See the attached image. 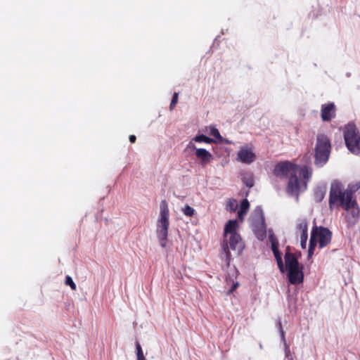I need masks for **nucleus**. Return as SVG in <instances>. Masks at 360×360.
<instances>
[{"instance_id": "1", "label": "nucleus", "mask_w": 360, "mask_h": 360, "mask_svg": "<svg viewBox=\"0 0 360 360\" xmlns=\"http://www.w3.org/2000/svg\"><path fill=\"white\" fill-rule=\"evenodd\" d=\"M311 169L307 166L301 167L290 161L278 162L274 174L278 178H288L287 193L298 200L299 193L307 189V182L311 176Z\"/></svg>"}, {"instance_id": "2", "label": "nucleus", "mask_w": 360, "mask_h": 360, "mask_svg": "<svg viewBox=\"0 0 360 360\" xmlns=\"http://www.w3.org/2000/svg\"><path fill=\"white\" fill-rule=\"evenodd\" d=\"M342 207L348 214L347 221L354 224L359 214V208L356 201L351 197L350 191H342V185L339 181H335L331 184L329 195V207Z\"/></svg>"}, {"instance_id": "3", "label": "nucleus", "mask_w": 360, "mask_h": 360, "mask_svg": "<svg viewBox=\"0 0 360 360\" xmlns=\"http://www.w3.org/2000/svg\"><path fill=\"white\" fill-rule=\"evenodd\" d=\"M238 226V221L234 219L229 221L224 228L225 240L222 247L226 254L228 264L231 259L229 249L234 251L237 255H239L244 248L240 236L236 233Z\"/></svg>"}, {"instance_id": "4", "label": "nucleus", "mask_w": 360, "mask_h": 360, "mask_svg": "<svg viewBox=\"0 0 360 360\" xmlns=\"http://www.w3.org/2000/svg\"><path fill=\"white\" fill-rule=\"evenodd\" d=\"M160 217L156 225V234L160 246L165 248L168 235L169 228V209L166 200H162L160 205Z\"/></svg>"}, {"instance_id": "5", "label": "nucleus", "mask_w": 360, "mask_h": 360, "mask_svg": "<svg viewBox=\"0 0 360 360\" xmlns=\"http://www.w3.org/2000/svg\"><path fill=\"white\" fill-rule=\"evenodd\" d=\"M331 232L327 228L315 227L311 231V238L309 240V246L308 250V257H311L314 254V248L319 243L320 248H323L330 243Z\"/></svg>"}, {"instance_id": "6", "label": "nucleus", "mask_w": 360, "mask_h": 360, "mask_svg": "<svg viewBox=\"0 0 360 360\" xmlns=\"http://www.w3.org/2000/svg\"><path fill=\"white\" fill-rule=\"evenodd\" d=\"M285 266L288 270V278L290 283L297 284L303 281L302 267L300 265L296 257L290 252L285 255Z\"/></svg>"}, {"instance_id": "7", "label": "nucleus", "mask_w": 360, "mask_h": 360, "mask_svg": "<svg viewBox=\"0 0 360 360\" xmlns=\"http://www.w3.org/2000/svg\"><path fill=\"white\" fill-rule=\"evenodd\" d=\"M346 146L354 155L360 153V136L354 126L349 125L344 133Z\"/></svg>"}, {"instance_id": "8", "label": "nucleus", "mask_w": 360, "mask_h": 360, "mask_svg": "<svg viewBox=\"0 0 360 360\" xmlns=\"http://www.w3.org/2000/svg\"><path fill=\"white\" fill-rule=\"evenodd\" d=\"M253 230L257 238L262 240L266 236V226L264 224L262 210L258 208L255 210L252 217Z\"/></svg>"}, {"instance_id": "9", "label": "nucleus", "mask_w": 360, "mask_h": 360, "mask_svg": "<svg viewBox=\"0 0 360 360\" xmlns=\"http://www.w3.org/2000/svg\"><path fill=\"white\" fill-rule=\"evenodd\" d=\"M331 145L329 139L325 134L317 136L315 158H328L330 155Z\"/></svg>"}, {"instance_id": "10", "label": "nucleus", "mask_w": 360, "mask_h": 360, "mask_svg": "<svg viewBox=\"0 0 360 360\" xmlns=\"http://www.w3.org/2000/svg\"><path fill=\"white\" fill-rule=\"evenodd\" d=\"M237 276V269L234 266L229 267L226 276V285L230 286V288L227 292L228 294L232 293L238 287L239 283L236 281Z\"/></svg>"}, {"instance_id": "11", "label": "nucleus", "mask_w": 360, "mask_h": 360, "mask_svg": "<svg viewBox=\"0 0 360 360\" xmlns=\"http://www.w3.org/2000/svg\"><path fill=\"white\" fill-rule=\"evenodd\" d=\"M336 108L333 103L323 104L321 109V116L323 122H329L335 117Z\"/></svg>"}, {"instance_id": "12", "label": "nucleus", "mask_w": 360, "mask_h": 360, "mask_svg": "<svg viewBox=\"0 0 360 360\" xmlns=\"http://www.w3.org/2000/svg\"><path fill=\"white\" fill-rule=\"evenodd\" d=\"M186 151L191 155H195L196 158H211V155L207 150L196 148L192 142L188 144Z\"/></svg>"}, {"instance_id": "13", "label": "nucleus", "mask_w": 360, "mask_h": 360, "mask_svg": "<svg viewBox=\"0 0 360 360\" xmlns=\"http://www.w3.org/2000/svg\"><path fill=\"white\" fill-rule=\"evenodd\" d=\"M238 158H255L252 145H246L240 148L238 153Z\"/></svg>"}, {"instance_id": "14", "label": "nucleus", "mask_w": 360, "mask_h": 360, "mask_svg": "<svg viewBox=\"0 0 360 360\" xmlns=\"http://www.w3.org/2000/svg\"><path fill=\"white\" fill-rule=\"evenodd\" d=\"M249 207L250 205L248 200L247 199H244L242 201L240 210L238 212V216L241 221L243 220L244 215L248 212Z\"/></svg>"}, {"instance_id": "15", "label": "nucleus", "mask_w": 360, "mask_h": 360, "mask_svg": "<svg viewBox=\"0 0 360 360\" xmlns=\"http://www.w3.org/2000/svg\"><path fill=\"white\" fill-rule=\"evenodd\" d=\"M297 231H300L301 234H307V221L305 219H300L297 224Z\"/></svg>"}, {"instance_id": "16", "label": "nucleus", "mask_w": 360, "mask_h": 360, "mask_svg": "<svg viewBox=\"0 0 360 360\" xmlns=\"http://www.w3.org/2000/svg\"><path fill=\"white\" fill-rule=\"evenodd\" d=\"M325 194H326V188H325L320 187V188H316V190L315 191V193H314V198H315L316 201L321 202L323 199Z\"/></svg>"}, {"instance_id": "17", "label": "nucleus", "mask_w": 360, "mask_h": 360, "mask_svg": "<svg viewBox=\"0 0 360 360\" xmlns=\"http://www.w3.org/2000/svg\"><path fill=\"white\" fill-rule=\"evenodd\" d=\"M238 207V202L236 199L230 198L226 203V210L230 212H234Z\"/></svg>"}, {"instance_id": "18", "label": "nucleus", "mask_w": 360, "mask_h": 360, "mask_svg": "<svg viewBox=\"0 0 360 360\" xmlns=\"http://www.w3.org/2000/svg\"><path fill=\"white\" fill-rule=\"evenodd\" d=\"M279 328H280V333H281V339L284 342V345H285V356L289 358L290 352L289 347L287 345V344L285 342V334H284L283 330L282 329L281 323H279Z\"/></svg>"}, {"instance_id": "19", "label": "nucleus", "mask_w": 360, "mask_h": 360, "mask_svg": "<svg viewBox=\"0 0 360 360\" xmlns=\"http://www.w3.org/2000/svg\"><path fill=\"white\" fill-rule=\"evenodd\" d=\"M210 135L213 136L214 139H216L219 141H222V137L220 135V133L219 130L215 127H211L210 130Z\"/></svg>"}, {"instance_id": "20", "label": "nucleus", "mask_w": 360, "mask_h": 360, "mask_svg": "<svg viewBox=\"0 0 360 360\" xmlns=\"http://www.w3.org/2000/svg\"><path fill=\"white\" fill-rule=\"evenodd\" d=\"M360 188V182H357L354 185H349V187L346 190H343L342 191H350L351 197H353V193Z\"/></svg>"}, {"instance_id": "21", "label": "nucleus", "mask_w": 360, "mask_h": 360, "mask_svg": "<svg viewBox=\"0 0 360 360\" xmlns=\"http://www.w3.org/2000/svg\"><path fill=\"white\" fill-rule=\"evenodd\" d=\"M194 141H197V142H205V143H208L212 142V139H210L205 135H199V136H195L194 139Z\"/></svg>"}, {"instance_id": "22", "label": "nucleus", "mask_w": 360, "mask_h": 360, "mask_svg": "<svg viewBox=\"0 0 360 360\" xmlns=\"http://www.w3.org/2000/svg\"><path fill=\"white\" fill-rule=\"evenodd\" d=\"M181 210L183 213L188 217H192L195 212V210L189 205L185 206Z\"/></svg>"}, {"instance_id": "23", "label": "nucleus", "mask_w": 360, "mask_h": 360, "mask_svg": "<svg viewBox=\"0 0 360 360\" xmlns=\"http://www.w3.org/2000/svg\"><path fill=\"white\" fill-rule=\"evenodd\" d=\"M136 352H137V360L145 359L146 358L143 354L141 347L139 342H136Z\"/></svg>"}, {"instance_id": "24", "label": "nucleus", "mask_w": 360, "mask_h": 360, "mask_svg": "<svg viewBox=\"0 0 360 360\" xmlns=\"http://www.w3.org/2000/svg\"><path fill=\"white\" fill-rule=\"evenodd\" d=\"M178 96L179 94L175 92L173 94L172 99L170 103L169 109L170 110H172L176 106L177 102H178Z\"/></svg>"}, {"instance_id": "25", "label": "nucleus", "mask_w": 360, "mask_h": 360, "mask_svg": "<svg viewBox=\"0 0 360 360\" xmlns=\"http://www.w3.org/2000/svg\"><path fill=\"white\" fill-rule=\"evenodd\" d=\"M307 238H308V234H305V233L301 234V236H300V245H301V247L303 249L306 248Z\"/></svg>"}, {"instance_id": "26", "label": "nucleus", "mask_w": 360, "mask_h": 360, "mask_svg": "<svg viewBox=\"0 0 360 360\" xmlns=\"http://www.w3.org/2000/svg\"><path fill=\"white\" fill-rule=\"evenodd\" d=\"M65 284L70 285L72 290L76 289L75 283L73 282L72 278L69 276H67L65 278Z\"/></svg>"}, {"instance_id": "27", "label": "nucleus", "mask_w": 360, "mask_h": 360, "mask_svg": "<svg viewBox=\"0 0 360 360\" xmlns=\"http://www.w3.org/2000/svg\"><path fill=\"white\" fill-rule=\"evenodd\" d=\"M271 248H272L273 252H274V256L276 259H277L278 257H281L279 253V251L278 250L277 244H276V243L274 241H272V243H271Z\"/></svg>"}, {"instance_id": "28", "label": "nucleus", "mask_w": 360, "mask_h": 360, "mask_svg": "<svg viewBox=\"0 0 360 360\" xmlns=\"http://www.w3.org/2000/svg\"><path fill=\"white\" fill-rule=\"evenodd\" d=\"M276 261H277V264H278V266L279 267V269L281 270V272H283L284 271V266H283V261H282L281 257H278Z\"/></svg>"}, {"instance_id": "29", "label": "nucleus", "mask_w": 360, "mask_h": 360, "mask_svg": "<svg viewBox=\"0 0 360 360\" xmlns=\"http://www.w3.org/2000/svg\"><path fill=\"white\" fill-rule=\"evenodd\" d=\"M328 159H316L315 164L318 166H322L325 165Z\"/></svg>"}, {"instance_id": "30", "label": "nucleus", "mask_w": 360, "mask_h": 360, "mask_svg": "<svg viewBox=\"0 0 360 360\" xmlns=\"http://www.w3.org/2000/svg\"><path fill=\"white\" fill-rule=\"evenodd\" d=\"M129 139L131 143H134L136 142V137L135 135H130Z\"/></svg>"}, {"instance_id": "31", "label": "nucleus", "mask_w": 360, "mask_h": 360, "mask_svg": "<svg viewBox=\"0 0 360 360\" xmlns=\"http://www.w3.org/2000/svg\"><path fill=\"white\" fill-rule=\"evenodd\" d=\"M245 184L248 187H252L253 186V181L252 179H248L245 181Z\"/></svg>"}, {"instance_id": "32", "label": "nucleus", "mask_w": 360, "mask_h": 360, "mask_svg": "<svg viewBox=\"0 0 360 360\" xmlns=\"http://www.w3.org/2000/svg\"><path fill=\"white\" fill-rule=\"evenodd\" d=\"M240 160H242L243 162H245V163H247V164H250L252 162V160L253 159H248V158H245V159H240Z\"/></svg>"}, {"instance_id": "33", "label": "nucleus", "mask_w": 360, "mask_h": 360, "mask_svg": "<svg viewBox=\"0 0 360 360\" xmlns=\"http://www.w3.org/2000/svg\"><path fill=\"white\" fill-rule=\"evenodd\" d=\"M208 160H209V159H202V164L205 165V164L207 163Z\"/></svg>"}, {"instance_id": "34", "label": "nucleus", "mask_w": 360, "mask_h": 360, "mask_svg": "<svg viewBox=\"0 0 360 360\" xmlns=\"http://www.w3.org/2000/svg\"><path fill=\"white\" fill-rule=\"evenodd\" d=\"M289 360H292V359L290 357V358H289Z\"/></svg>"}]
</instances>
